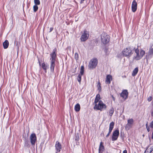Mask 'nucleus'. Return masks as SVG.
<instances>
[{
    "label": "nucleus",
    "mask_w": 153,
    "mask_h": 153,
    "mask_svg": "<svg viewBox=\"0 0 153 153\" xmlns=\"http://www.w3.org/2000/svg\"><path fill=\"white\" fill-rule=\"evenodd\" d=\"M56 50L55 49L53 50L52 52L50 53V65L51 72H54V68L56 65Z\"/></svg>",
    "instance_id": "f257e3e1"
},
{
    "label": "nucleus",
    "mask_w": 153,
    "mask_h": 153,
    "mask_svg": "<svg viewBox=\"0 0 153 153\" xmlns=\"http://www.w3.org/2000/svg\"><path fill=\"white\" fill-rule=\"evenodd\" d=\"M95 104L94 108V109L101 111L102 110H105L106 108V106L101 100L100 101L98 104L97 103Z\"/></svg>",
    "instance_id": "f03ea898"
},
{
    "label": "nucleus",
    "mask_w": 153,
    "mask_h": 153,
    "mask_svg": "<svg viewBox=\"0 0 153 153\" xmlns=\"http://www.w3.org/2000/svg\"><path fill=\"white\" fill-rule=\"evenodd\" d=\"M135 51L136 55L134 57V59L137 60L140 59L145 54V51L142 50H140V53L139 51L137 48L135 49Z\"/></svg>",
    "instance_id": "7ed1b4c3"
},
{
    "label": "nucleus",
    "mask_w": 153,
    "mask_h": 153,
    "mask_svg": "<svg viewBox=\"0 0 153 153\" xmlns=\"http://www.w3.org/2000/svg\"><path fill=\"white\" fill-rule=\"evenodd\" d=\"M102 42L104 44L108 43L110 41V36L105 33H103L101 35Z\"/></svg>",
    "instance_id": "20e7f679"
},
{
    "label": "nucleus",
    "mask_w": 153,
    "mask_h": 153,
    "mask_svg": "<svg viewBox=\"0 0 153 153\" xmlns=\"http://www.w3.org/2000/svg\"><path fill=\"white\" fill-rule=\"evenodd\" d=\"M132 49L130 47H127L124 49L122 53L123 56L125 57H130L133 53Z\"/></svg>",
    "instance_id": "39448f33"
},
{
    "label": "nucleus",
    "mask_w": 153,
    "mask_h": 153,
    "mask_svg": "<svg viewBox=\"0 0 153 153\" xmlns=\"http://www.w3.org/2000/svg\"><path fill=\"white\" fill-rule=\"evenodd\" d=\"M98 61L97 59L94 58L92 59L90 61L88 67L90 69H93L96 67L97 65Z\"/></svg>",
    "instance_id": "423d86ee"
},
{
    "label": "nucleus",
    "mask_w": 153,
    "mask_h": 153,
    "mask_svg": "<svg viewBox=\"0 0 153 153\" xmlns=\"http://www.w3.org/2000/svg\"><path fill=\"white\" fill-rule=\"evenodd\" d=\"M134 123V120L131 118L128 120L127 123L126 125L125 128L126 130H128L130 129Z\"/></svg>",
    "instance_id": "0eeeda50"
},
{
    "label": "nucleus",
    "mask_w": 153,
    "mask_h": 153,
    "mask_svg": "<svg viewBox=\"0 0 153 153\" xmlns=\"http://www.w3.org/2000/svg\"><path fill=\"white\" fill-rule=\"evenodd\" d=\"M89 36L88 33L87 31H85L83 33L81 36L80 39L81 41L85 42L88 38Z\"/></svg>",
    "instance_id": "6e6552de"
},
{
    "label": "nucleus",
    "mask_w": 153,
    "mask_h": 153,
    "mask_svg": "<svg viewBox=\"0 0 153 153\" xmlns=\"http://www.w3.org/2000/svg\"><path fill=\"white\" fill-rule=\"evenodd\" d=\"M119 135V130L118 129L114 131L111 140L112 141H115L117 140Z\"/></svg>",
    "instance_id": "1a4fd4ad"
},
{
    "label": "nucleus",
    "mask_w": 153,
    "mask_h": 153,
    "mask_svg": "<svg viewBox=\"0 0 153 153\" xmlns=\"http://www.w3.org/2000/svg\"><path fill=\"white\" fill-rule=\"evenodd\" d=\"M30 139L31 144L32 145L34 146L37 139L36 134L34 133L31 134L30 136Z\"/></svg>",
    "instance_id": "9d476101"
},
{
    "label": "nucleus",
    "mask_w": 153,
    "mask_h": 153,
    "mask_svg": "<svg viewBox=\"0 0 153 153\" xmlns=\"http://www.w3.org/2000/svg\"><path fill=\"white\" fill-rule=\"evenodd\" d=\"M55 146L56 151V153L59 152L62 149V146L61 144L59 141H57L56 142Z\"/></svg>",
    "instance_id": "9b49d317"
},
{
    "label": "nucleus",
    "mask_w": 153,
    "mask_h": 153,
    "mask_svg": "<svg viewBox=\"0 0 153 153\" xmlns=\"http://www.w3.org/2000/svg\"><path fill=\"white\" fill-rule=\"evenodd\" d=\"M132 10L133 12H135L137 8V3L135 0H134L132 2L131 5Z\"/></svg>",
    "instance_id": "f8f14e48"
},
{
    "label": "nucleus",
    "mask_w": 153,
    "mask_h": 153,
    "mask_svg": "<svg viewBox=\"0 0 153 153\" xmlns=\"http://www.w3.org/2000/svg\"><path fill=\"white\" fill-rule=\"evenodd\" d=\"M128 93L127 90H123L120 94L121 96L123 99H126L128 97Z\"/></svg>",
    "instance_id": "ddd939ff"
},
{
    "label": "nucleus",
    "mask_w": 153,
    "mask_h": 153,
    "mask_svg": "<svg viewBox=\"0 0 153 153\" xmlns=\"http://www.w3.org/2000/svg\"><path fill=\"white\" fill-rule=\"evenodd\" d=\"M112 80V76L110 75H108L106 76L105 79V83L106 84H109L111 83V81Z\"/></svg>",
    "instance_id": "4468645a"
},
{
    "label": "nucleus",
    "mask_w": 153,
    "mask_h": 153,
    "mask_svg": "<svg viewBox=\"0 0 153 153\" xmlns=\"http://www.w3.org/2000/svg\"><path fill=\"white\" fill-rule=\"evenodd\" d=\"M103 143L101 142L100 143L99 148V153H102L104 150V147L103 145Z\"/></svg>",
    "instance_id": "2eb2a0df"
},
{
    "label": "nucleus",
    "mask_w": 153,
    "mask_h": 153,
    "mask_svg": "<svg viewBox=\"0 0 153 153\" xmlns=\"http://www.w3.org/2000/svg\"><path fill=\"white\" fill-rule=\"evenodd\" d=\"M114 123L113 122H112L110 124L109 131L108 133V134H109V135L111 134V133L114 128Z\"/></svg>",
    "instance_id": "dca6fc26"
},
{
    "label": "nucleus",
    "mask_w": 153,
    "mask_h": 153,
    "mask_svg": "<svg viewBox=\"0 0 153 153\" xmlns=\"http://www.w3.org/2000/svg\"><path fill=\"white\" fill-rule=\"evenodd\" d=\"M100 99V95L99 94H98L97 95L96 97L94 100V103L96 104L97 103L100 101L99 100Z\"/></svg>",
    "instance_id": "f3484780"
},
{
    "label": "nucleus",
    "mask_w": 153,
    "mask_h": 153,
    "mask_svg": "<svg viewBox=\"0 0 153 153\" xmlns=\"http://www.w3.org/2000/svg\"><path fill=\"white\" fill-rule=\"evenodd\" d=\"M3 46L4 49H7L9 45V42L8 41L6 40L3 43Z\"/></svg>",
    "instance_id": "a211bd4d"
},
{
    "label": "nucleus",
    "mask_w": 153,
    "mask_h": 153,
    "mask_svg": "<svg viewBox=\"0 0 153 153\" xmlns=\"http://www.w3.org/2000/svg\"><path fill=\"white\" fill-rule=\"evenodd\" d=\"M80 108V105L79 103H77L75 106L74 109L76 112H78L79 111Z\"/></svg>",
    "instance_id": "6ab92c4d"
},
{
    "label": "nucleus",
    "mask_w": 153,
    "mask_h": 153,
    "mask_svg": "<svg viewBox=\"0 0 153 153\" xmlns=\"http://www.w3.org/2000/svg\"><path fill=\"white\" fill-rule=\"evenodd\" d=\"M24 146L25 147L29 148L30 147L29 141L27 139H25V140Z\"/></svg>",
    "instance_id": "aec40b11"
},
{
    "label": "nucleus",
    "mask_w": 153,
    "mask_h": 153,
    "mask_svg": "<svg viewBox=\"0 0 153 153\" xmlns=\"http://www.w3.org/2000/svg\"><path fill=\"white\" fill-rule=\"evenodd\" d=\"M138 71V68L137 67L135 68L133 71V72L132 74V75L133 76H134L137 74Z\"/></svg>",
    "instance_id": "412c9836"
},
{
    "label": "nucleus",
    "mask_w": 153,
    "mask_h": 153,
    "mask_svg": "<svg viewBox=\"0 0 153 153\" xmlns=\"http://www.w3.org/2000/svg\"><path fill=\"white\" fill-rule=\"evenodd\" d=\"M114 109L113 107L111 108L109 111V115L111 117L112 116L114 112Z\"/></svg>",
    "instance_id": "4be33fe9"
},
{
    "label": "nucleus",
    "mask_w": 153,
    "mask_h": 153,
    "mask_svg": "<svg viewBox=\"0 0 153 153\" xmlns=\"http://www.w3.org/2000/svg\"><path fill=\"white\" fill-rule=\"evenodd\" d=\"M42 68L45 70V72H46V70L48 68V66L46 65L44 63H43L42 64Z\"/></svg>",
    "instance_id": "5701e85b"
},
{
    "label": "nucleus",
    "mask_w": 153,
    "mask_h": 153,
    "mask_svg": "<svg viewBox=\"0 0 153 153\" xmlns=\"http://www.w3.org/2000/svg\"><path fill=\"white\" fill-rule=\"evenodd\" d=\"M84 71V68L83 66H82L80 70V73L81 75H83Z\"/></svg>",
    "instance_id": "b1692460"
},
{
    "label": "nucleus",
    "mask_w": 153,
    "mask_h": 153,
    "mask_svg": "<svg viewBox=\"0 0 153 153\" xmlns=\"http://www.w3.org/2000/svg\"><path fill=\"white\" fill-rule=\"evenodd\" d=\"M81 74H79L77 77V79L78 81L80 83L81 80L82 75Z\"/></svg>",
    "instance_id": "393cba45"
},
{
    "label": "nucleus",
    "mask_w": 153,
    "mask_h": 153,
    "mask_svg": "<svg viewBox=\"0 0 153 153\" xmlns=\"http://www.w3.org/2000/svg\"><path fill=\"white\" fill-rule=\"evenodd\" d=\"M37 5H34L33 7V10L34 12H36L38 9V7Z\"/></svg>",
    "instance_id": "a878e982"
},
{
    "label": "nucleus",
    "mask_w": 153,
    "mask_h": 153,
    "mask_svg": "<svg viewBox=\"0 0 153 153\" xmlns=\"http://www.w3.org/2000/svg\"><path fill=\"white\" fill-rule=\"evenodd\" d=\"M97 87L98 90L100 91H101V84L99 81L98 82Z\"/></svg>",
    "instance_id": "bb28decb"
},
{
    "label": "nucleus",
    "mask_w": 153,
    "mask_h": 153,
    "mask_svg": "<svg viewBox=\"0 0 153 153\" xmlns=\"http://www.w3.org/2000/svg\"><path fill=\"white\" fill-rule=\"evenodd\" d=\"M34 2L35 5H39L40 4V2L39 0H34Z\"/></svg>",
    "instance_id": "cd10ccee"
},
{
    "label": "nucleus",
    "mask_w": 153,
    "mask_h": 153,
    "mask_svg": "<svg viewBox=\"0 0 153 153\" xmlns=\"http://www.w3.org/2000/svg\"><path fill=\"white\" fill-rule=\"evenodd\" d=\"M79 135L78 134H77L75 136V140L76 141H78L79 140Z\"/></svg>",
    "instance_id": "c85d7f7f"
},
{
    "label": "nucleus",
    "mask_w": 153,
    "mask_h": 153,
    "mask_svg": "<svg viewBox=\"0 0 153 153\" xmlns=\"http://www.w3.org/2000/svg\"><path fill=\"white\" fill-rule=\"evenodd\" d=\"M149 53L150 54H153V48L149 50Z\"/></svg>",
    "instance_id": "c756f323"
},
{
    "label": "nucleus",
    "mask_w": 153,
    "mask_h": 153,
    "mask_svg": "<svg viewBox=\"0 0 153 153\" xmlns=\"http://www.w3.org/2000/svg\"><path fill=\"white\" fill-rule=\"evenodd\" d=\"M150 126L151 128H153V120L150 123Z\"/></svg>",
    "instance_id": "7c9ffc66"
},
{
    "label": "nucleus",
    "mask_w": 153,
    "mask_h": 153,
    "mask_svg": "<svg viewBox=\"0 0 153 153\" xmlns=\"http://www.w3.org/2000/svg\"><path fill=\"white\" fill-rule=\"evenodd\" d=\"M152 97L150 96L148 98L147 100L148 101L150 102L152 100Z\"/></svg>",
    "instance_id": "2f4dec72"
},
{
    "label": "nucleus",
    "mask_w": 153,
    "mask_h": 153,
    "mask_svg": "<svg viewBox=\"0 0 153 153\" xmlns=\"http://www.w3.org/2000/svg\"><path fill=\"white\" fill-rule=\"evenodd\" d=\"M104 51L106 53H107L108 51V49L106 48L105 49Z\"/></svg>",
    "instance_id": "473e14b6"
},
{
    "label": "nucleus",
    "mask_w": 153,
    "mask_h": 153,
    "mask_svg": "<svg viewBox=\"0 0 153 153\" xmlns=\"http://www.w3.org/2000/svg\"><path fill=\"white\" fill-rule=\"evenodd\" d=\"M78 54L77 53H75V58L76 59H77L78 57Z\"/></svg>",
    "instance_id": "72a5a7b5"
},
{
    "label": "nucleus",
    "mask_w": 153,
    "mask_h": 153,
    "mask_svg": "<svg viewBox=\"0 0 153 153\" xmlns=\"http://www.w3.org/2000/svg\"><path fill=\"white\" fill-rule=\"evenodd\" d=\"M53 27H51L50 28V31H49V32H51V31H52L53 30Z\"/></svg>",
    "instance_id": "f704fd0d"
},
{
    "label": "nucleus",
    "mask_w": 153,
    "mask_h": 153,
    "mask_svg": "<svg viewBox=\"0 0 153 153\" xmlns=\"http://www.w3.org/2000/svg\"><path fill=\"white\" fill-rule=\"evenodd\" d=\"M146 128L147 129L148 132H149L150 131V129H149V127H146Z\"/></svg>",
    "instance_id": "c9c22d12"
},
{
    "label": "nucleus",
    "mask_w": 153,
    "mask_h": 153,
    "mask_svg": "<svg viewBox=\"0 0 153 153\" xmlns=\"http://www.w3.org/2000/svg\"><path fill=\"white\" fill-rule=\"evenodd\" d=\"M112 97V98L113 100L114 101H115V98L114 97V96L113 95L111 96Z\"/></svg>",
    "instance_id": "e433bc0d"
},
{
    "label": "nucleus",
    "mask_w": 153,
    "mask_h": 153,
    "mask_svg": "<svg viewBox=\"0 0 153 153\" xmlns=\"http://www.w3.org/2000/svg\"><path fill=\"white\" fill-rule=\"evenodd\" d=\"M127 152L126 150H125L123 151V153H127Z\"/></svg>",
    "instance_id": "4c0bfd02"
},
{
    "label": "nucleus",
    "mask_w": 153,
    "mask_h": 153,
    "mask_svg": "<svg viewBox=\"0 0 153 153\" xmlns=\"http://www.w3.org/2000/svg\"><path fill=\"white\" fill-rule=\"evenodd\" d=\"M151 115L153 117V109L152 110V111L151 112Z\"/></svg>",
    "instance_id": "58836bf2"
},
{
    "label": "nucleus",
    "mask_w": 153,
    "mask_h": 153,
    "mask_svg": "<svg viewBox=\"0 0 153 153\" xmlns=\"http://www.w3.org/2000/svg\"><path fill=\"white\" fill-rule=\"evenodd\" d=\"M85 1V0H81L80 1V3L82 4L83 3V1Z\"/></svg>",
    "instance_id": "ea45409f"
},
{
    "label": "nucleus",
    "mask_w": 153,
    "mask_h": 153,
    "mask_svg": "<svg viewBox=\"0 0 153 153\" xmlns=\"http://www.w3.org/2000/svg\"><path fill=\"white\" fill-rule=\"evenodd\" d=\"M109 135H110L109 134H107L106 136V137H108L109 136Z\"/></svg>",
    "instance_id": "a19ab883"
},
{
    "label": "nucleus",
    "mask_w": 153,
    "mask_h": 153,
    "mask_svg": "<svg viewBox=\"0 0 153 153\" xmlns=\"http://www.w3.org/2000/svg\"><path fill=\"white\" fill-rule=\"evenodd\" d=\"M146 127H148V123H146Z\"/></svg>",
    "instance_id": "79ce46f5"
},
{
    "label": "nucleus",
    "mask_w": 153,
    "mask_h": 153,
    "mask_svg": "<svg viewBox=\"0 0 153 153\" xmlns=\"http://www.w3.org/2000/svg\"><path fill=\"white\" fill-rule=\"evenodd\" d=\"M152 106L153 107V101H152Z\"/></svg>",
    "instance_id": "37998d69"
}]
</instances>
